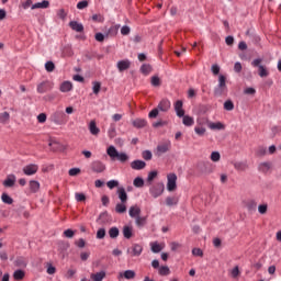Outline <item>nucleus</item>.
Masks as SVG:
<instances>
[{
    "label": "nucleus",
    "mask_w": 281,
    "mask_h": 281,
    "mask_svg": "<svg viewBox=\"0 0 281 281\" xmlns=\"http://www.w3.org/2000/svg\"><path fill=\"white\" fill-rule=\"evenodd\" d=\"M259 172H263V175H267L269 170H271V162H260L258 166Z\"/></svg>",
    "instance_id": "nucleus-25"
},
{
    "label": "nucleus",
    "mask_w": 281,
    "mask_h": 281,
    "mask_svg": "<svg viewBox=\"0 0 281 281\" xmlns=\"http://www.w3.org/2000/svg\"><path fill=\"white\" fill-rule=\"evenodd\" d=\"M71 89H74V85H71V81H64L59 87V91H61V93H69Z\"/></svg>",
    "instance_id": "nucleus-16"
},
{
    "label": "nucleus",
    "mask_w": 281,
    "mask_h": 281,
    "mask_svg": "<svg viewBox=\"0 0 281 281\" xmlns=\"http://www.w3.org/2000/svg\"><path fill=\"white\" fill-rule=\"evenodd\" d=\"M135 223L138 227H144L146 225V217L137 216L135 217Z\"/></svg>",
    "instance_id": "nucleus-44"
},
{
    "label": "nucleus",
    "mask_w": 281,
    "mask_h": 281,
    "mask_svg": "<svg viewBox=\"0 0 281 281\" xmlns=\"http://www.w3.org/2000/svg\"><path fill=\"white\" fill-rule=\"evenodd\" d=\"M105 236H106V229H105V228L101 227V228H99V229L97 231V239H98V240L104 239Z\"/></svg>",
    "instance_id": "nucleus-37"
},
{
    "label": "nucleus",
    "mask_w": 281,
    "mask_h": 281,
    "mask_svg": "<svg viewBox=\"0 0 281 281\" xmlns=\"http://www.w3.org/2000/svg\"><path fill=\"white\" fill-rule=\"evenodd\" d=\"M25 278V271L18 269L13 272V280H23Z\"/></svg>",
    "instance_id": "nucleus-33"
},
{
    "label": "nucleus",
    "mask_w": 281,
    "mask_h": 281,
    "mask_svg": "<svg viewBox=\"0 0 281 281\" xmlns=\"http://www.w3.org/2000/svg\"><path fill=\"white\" fill-rule=\"evenodd\" d=\"M106 186L110 190H113V188H117V186H120V181L110 180V181L106 182Z\"/></svg>",
    "instance_id": "nucleus-53"
},
{
    "label": "nucleus",
    "mask_w": 281,
    "mask_h": 281,
    "mask_svg": "<svg viewBox=\"0 0 281 281\" xmlns=\"http://www.w3.org/2000/svg\"><path fill=\"white\" fill-rule=\"evenodd\" d=\"M92 21H94V23H104V15L100 13L93 14Z\"/></svg>",
    "instance_id": "nucleus-45"
},
{
    "label": "nucleus",
    "mask_w": 281,
    "mask_h": 281,
    "mask_svg": "<svg viewBox=\"0 0 281 281\" xmlns=\"http://www.w3.org/2000/svg\"><path fill=\"white\" fill-rule=\"evenodd\" d=\"M157 178V171H150L147 176V181L150 183V181L155 180Z\"/></svg>",
    "instance_id": "nucleus-61"
},
{
    "label": "nucleus",
    "mask_w": 281,
    "mask_h": 281,
    "mask_svg": "<svg viewBox=\"0 0 281 281\" xmlns=\"http://www.w3.org/2000/svg\"><path fill=\"white\" fill-rule=\"evenodd\" d=\"M133 183L135 188H144V179L140 177L135 178Z\"/></svg>",
    "instance_id": "nucleus-48"
},
{
    "label": "nucleus",
    "mask_w": 281,
    "mask_h": 281,
    "mask_svg": "<svg viewBox=\"0 0 281 281\" xmlns=\"http://www.w3.org/2000/svg\"><path fill=\"white\" fill-rule=\"evenodd\" d=\"M47 89L45 88V82H42L37 86V93H45Z\"/></svg>",
    "instance_id": "nucleus-63"
},
{
    "label": "nucleus",
    "mask_w": 281,
    "mask_h": 281,
    "mask_svg": "<svg viewBox=\"0 0 281 281\" xmlns=\"http://www.w3.org/2000/svg\"><path fill=\"white\" fill-rule=\"evenodd\" d=\"M211 71L213 76H218V74H221V66H218L217 64L212 65Z\"/></svg>",
    "instance_id": "nucleus-54"
},
{
    "label": "nucleus",
    "mask_w": 281,
    "mask_h": 281,
    "mask_svg": "<svg viewBox=\"0 0 281 281\" xmlns=\"http://www.w3.org/2000/svg\"><path fill=\"white\" fill-rule=\"evenodd\" d=\"M14 183H16V176L14 175H8L7 179L3 181L4 188H14Z\"/></svg>",
    "instance_id": "nucleus-10"
},
{
    "label": "nucleus",
    "mask_w": 281,
    "mask_h": 281,
    "mask_svg": "<svg viewBox=\"0 0 281 281\" xmlns=\"http://www.w3.org/2000/svg\"><path fill=\"white\" fill-rule=\"evenodd\" d=\"M267 204H260L259 206H258V212H259V214H267Z\"/></svg>",
    "instance_id": "nucleus-64"
},
{
    "label": "nucleus",
    "mask_w": 281,
    "mask_h": 281,
    "mask_svg": "<svg viewBox=\"0 0 281 281\" xmlns=\"http://www.w3.org/2000/svg\"><path fill=\"white\" fill-rule=\"evenodd\" d=\"M121 34H122V36H128V34H131V26H128V25L122 26Z\"/></svg>",
    "instance_id": "nucleus-56"
},
{
    "label": "nucleus",
    "mask_w": 281,
    "mask_h": 281,
    "mask_svg": "<svg viewBox=\"0 0 281 281\" xmlns=\"http://www.w3.org/2000/svg\"><path fill=\"white\" fill-rule=\"evenodd\" d=\"M207 126L211 128V131H223V128H225V125L221 122H209Z\"/></svg>",
    "instance_id": "nucleus-23"
},
{
    "label": "nucleus",
    "mask_w": 281,
    "mask_h": 281,
    "mask_svg": "<svg viewBox=\"0 0 281 281\" xmlns=\"http://www.w3.org/2000/svg\"><path fill=\"white\" fill-rule=\"evenodd\" d=\"M69 27H71L74 32H85V25H82V23H79L78 21H70Z\"/></svg>",
    "instance_id": "nucleus-15"
},
{
    "label": "nucleus",
    "mask_w": 281,
    "mask_h": 281,
    "mask_svg": "<svg viewBox=\"0 0 281 281\" xmlns=\"http://www.w3.org/2000/svg\"><path fill=\"white\" fill-rule=\"evenodd\" d=\"M170 150H172V142L165 138L157 145L155 155L156 157H161L162 155H166V153H170Z\"/></svg>",
    "instance_id": "nucleus-2"
},
{
    "label": "nucleus",
    "mask_w": 281,
    "mask_h": 281,
    "mask_svg": "<svg viewBox=\"0 0 281 281\" xmlns=\"http://www.w3.org/2000/svg\"><path fill=\"white\" fill-rule=\"evenodd\" d=\"M158 111H161L162 113H166L170 109V101L168 100H161L157 106Z\"/></svg>",
    "instance_id": "nucleus-20"
},
{
    "label": "nucleus",
    "mask_w": 281,
    "mask_h": 281,
    "mask_svg": "<svg viewBox=\"0 0 281 281\" xmlns=\"http://www.w3.org/2000/svg\"><path fill=\"white\" fill-rule=\"evenodd\" d=\"M153 254H159L161 251V245L159 243L155 241L150 244Z\"/></svg>",
    "instance_id": "nucleus-39"
},
{
    "label": "nucleus",
    "mask_w": 281,
    "mask_h": 281,
    "mask_svg": "<svg viewBox=\"0 0 281 281\" xmlns=\"http://www.w3.org/2000/svg\"><path fill=\"white\" fill-rule=\"evenodd\" d=\"M251 67H258V75L260 78H267L269 76V70L262 66V58H256L251 61Z\"/></svg>",
    "instance_id": "nucleus-4"
},
{
    "label": "nucleus",
    "mask_w": 281,
    "mask_h": 281,
    "mask_svg": "<svg viewBox=\"0 0 281 281\" xmlns=\"http://www.w3.org/2000/svg\"><path fill=\"white\" fill-rule=\"evenodd\" d=\"M100 89H101V85L98 81L93 82V87H92V91L95 95H98V93H100Z\"/></svg>",
    "instance_id": "nucleus-59"
},
{
    "label": "nucleus",
    "mask_w": 281,
    "mask_h": 281,
    "mask_svg": "<svg viewBox=\"0 0 281 281\" xmlns=\"http://www.w3.org/2000/svg\"><path fill=\"white\" fill-rule=\"evenodd\" d=\"M89 131L91 135H100V127L95 124V121L89 123Z\"/></svg>",
    "instance_id": "nucleus-26"
},
{
    "label": "nucleus",
    "mask_w": 281,
    "mask_h": 281,
    "mask_svg": "<svg viewBox=\"0 0 281 281\" xmlns=\"http://www.w3.org/2000/svg\"><path fill=\"white\" fill-rule=\"evenodd\" d=\"M182 124H184V126H194V117L190 115H184L182 117Z\"/></svg>",
    "instance_id": "nucleus-30"
},
{
    "label": "nucleus",
    "mask_w": 281,
    "mask_h": 281,
    "mask_svg": "<svg viewBox=\"0 0 281 281\" xmlns=\"http://www.w3.org/2000/svg\"><path fill=\"white\" fill-rule=\"evenodd\" d=\"M211 161H214V162L221 161V153L212 151Z\"/></svg>",
    "instance_id": "nucleus-52"
},
{
    "label": "nucleus",
    "mask_w": 281,
    "mask_h": 281,
    "mask_svg": "<svg viewBox=\"0 0 281 281\" xmlns=\"http://www.w3.org/2000/svg\"><path fill=\"white\" fill-rule=\"evenodd\" d=\"M157 115H159V109H158V108L153 109V110L149 112L148 117H149L150 120H155V117H157Z\"/></svg>",
    "instance_id": "nucleus-58"
},
{
    "label": "nucleus",
    "mask_w": 281,
    "mask_h": 281,
    "mask_svg": "<svg viewBox=\"0 0 281 281\" xmlns=\"http://www.w3.org/2000/svg\"><path fill=\"white\" fill-rule=\"evenodd\" d=\"M88 7H89V2L87 0L79 1L77 3V9L78 10H85V8H88Z\"/></svg>",
    "instance_id": "nucleus-57"
},
{
    "label": "nucleus",
    "mask_w": 281,
    "mask_h": 281,
    "mask_svg": "<svg viewBox=\"0 0 281 281\" xmlns=\"http://www.w3.org/2000/svg\"><path fill=\"white\" fill-rule=\"evenodd\" d=\"M142 157H143V159H145V161H150V159H153V151L144 150L142 153Z\"/></svg>",
    "instance_id": "nucleus-47"
},
{
    "label": "nucleus",
    "mask_w": 281,
    "mask_h": 281,
    "mask_svg": "<svg viewBox=\"0 0 281 281\" xmlns=\"http://www.w3.org/2000/svg\"><path fill=\"white\" fill-rule=\"evenodd\" d=\"M117 195L121 203H126L128 201V194L126 193V189H124V187L119 188Z\"/></svg>",
    "instance_id": "nucleus-14"
},
{
    "label": "nucleus",
    "mask_w": 281,
    "mask_h": 281,
    "mask_svg": "<svg viewBox=\"0 0 281 281\" xmlns=\"http://www.w3.org/2000/svg\"><path fill=\"white\" fill-rule=\"evenodd\" d=\"M45 69H46V71L52 74V71H54V69H56V65L54 64V61H46Z\"/></svg>",
    "instance_id": "nucleus-50"
},
{
    "label": "nucleus",
    "mask_w": 281,
    "mask_h": 281,
    "mask_svg": "<svg viewBox=\"0 0 281 281\" xmlns=\"http://www.w3.org/2000/svg\"><path fill=\"white\" fill-rule=\"evenodd\" d=\"M128 214L131 218H137V216L142 214V209H139L137 205L131 206Z\"/></svg>",
    "instance_id": "nucleus-19"
},
{
    "label": "nucleus",
    "mask_w": 281,
    "mask_h": 281,
    "mask_svg": "<svg viewBox=\"0 0 281 281\" xmlns=\"http://www.w3.org/2000/svg\"><path fill=\"white\" fill-rule=\"evenodd\" d=\"M47 8H49V1L44 0L42 2H36L35 4H32L31 10H45Z\"/></svg>",
    "instance_id": "nucleus-17"
},
{
    "label": "nucleus",
    "mask_w": 281,
    "mask_h": 281,
    "mask_svg": "<svg viewBox=\"0 0 281 281\" xmlns=\"http://www.w3.org/2000/svg\"><path fill=\"white\" fill-rule=\"evenodd\" d=\"M15 267H22L25 268L27 267V260H25V258L23 257H18L14 261Z\"/></svg>",
    "instance_id": "nucleus-31"
},
{
    "label": "nucleus",
    "mask_w": 281,
    "mask_h": 281,
    "mask_svg": "<svg viewBox=\"0 0 281 281\" xmlns=\"http://www.w3.org/2000/svg\"><path fill=\"white\" fill-rule=\"evenodd\" d=\"M193 256H199L200 258H203V250L201 248H193L192 249Z\"/></svg>",
    "instance_id": "nucleus-60"
},
{
    "label": "nucleus",
    "mask_w": 281,
    "mask_h": 281,
    "mask_svg": "<svg viewBox=\"0 0 281 281\" xmlns=\"http://www.w3.org/2000/svg\"><path fill=\"white\" fill-rule=\"evenodd\" d=\"M1 201L5 205H12V203H14V199H12V196H10L8 193L1 194Z\"/></svg>",
    "instance_id": "nucleus-28"
},
{
    "label": "nucleus",
    "mask_w": 281,
    "mask_h": 281,
    "mask_svg": "<svg viewBox=\"0 0 281 281\" xmlns=\"http://www.w3.org/2000/svg\"><path fill=\"white\" fill-rule=\"evenodd\" d=\"M9 121H10L9 112L0 113V124H5V122H9Z\"/></svg>",
    "instance_id": "nucleus-41"
},
{
    "label": "nucleus",
    "mask_w": 281,
    "mask_h": 281,
    "mask_svg": "<svg viewBox=\"0 0 281 281\" xmlns=\"http://www.w3.org/2000/svg\"><path fill=\"white\" fill-rule=\"evenodd\" d=\"M150 82H151L153 87H160L161 86V79H159V76H153Z\"/></svg>",
    "instance_id": "nucleus-49"
},
{
    "label": "nucleus",
    "mask_w": 281,
    "mask_h": 281,
    "mask_svg": "<svg viewBox=\"0 0 281 281\" xmlns=\"http://www.w3.org/2000/svg\"><path fill=\"white\" fill-rule=\"evenodd\" d=\"M109 236H110V238H112V239L117 238V236H120V228H117V227H115V226L111 227V228L109 229Z\"/></svg>",
    "instance_id": "nucleus-32"
},
{
    "label": "nucleus",
    "mask_w": 281,
    "mask_h": 281,
    "mask_svg": "<svg viewBox=\"0 0 281 281\" xmlns=\"http://www.w3.org/2000/svg\"><path fill=\"white\" fill-rule=\"evenodd\" d=\"M165 188L164 182L157 183L149 189V194H151L154 199H157L164 194Z\"/></svg>",
    "instance_id": "nucleus-6"
},
{
    "label": "nucleus",
    "mask_w": 281,
    "mask_h": 281,
    "mask_svg": "<svg viewBox=\"0 0 281 281\" xmlns=\"http://www.w3.org/2000/svg\"><path fill=\"white\" fill-rule=\"evenodd\" d=\"M65 115V113L57 111L54 114H52L50 120L54 122V124H60V119Z\"/></svg>",
    "instance_id": "nucleus-27"
},
{
    "label": "nucleus",
    "mask_w": 281,
    "mask_h": 281,
    "mask_svg": "<svg viewBox=\"0 0 281 281\" xmlns=\"http://www.w3.org/2000/svg\"><path fill=\"white\" fill-rule=\"evenodd\" d=\"M240 274V270L238 269V266H236L234 269L231 270L232 278H236Z\"/></svg>",
    "instance_id": "nucleus-62"
},
{
    "label": "nucleus",
    "mask_w": 281,
    "mask_h": 281,
    "mask_svg": "<svg viewBox=\"0 0 281 281\" xmlns=\"http://www.w3.org/2000/svg\"><path fill=\"white\" fill-rule=\"evenodd\" d=\"M224 93H227V78L224 75L218 76V83L214 88V95L221 98Z\"/></svg>",
    "instance_id": "nucleus-3"
},
{
    "label": "nucleus",
    "mask_w": 281,
    "mask_h": 281,
    "mask_svg": "<svg viewBox=\"0 0 281 281\" xmlns=\"http://www.w3.org/2000/svg\"><path fill=\"white\" fill-rule=\"evenodd\" d=\"M120 27H121L120 24L110 26V27L105 31V36H106V37H109V36H111V37L117 36V32H120Z\"/></svg>",
    "instance_id": "nucleus-13"
},
{
    "label": "nucleus",
    "mask_w": 281,
    "mask_h": 281,
    "mask_svg": "<svg viewBox=\"0 0 281 281\" xmlns=\"http://www.w3.org/2000/svg\"><path fill=\"white\" fill-rule=\"evenodd\" d=\"M167 190L168 192L177 190V173H169L167 176Z\"/></svg>",
    "instance_id": "nucleus-7"
},
{
    "label": "nucleus",
    "mask_w": 281,
    "mask_h": 281,
    "mask_svg": "<svg viewBox=\"0 0 281 281\" xmlns=\"http://www.w3.org/2000/svg\"><path fill=\"white\" fill-rule=\"evenodd\" d=\"M106 155L110 157L111 161H120V164H126L128 160L127 154L124 151H117V148H115L113 145L108 147Z\"/></svg>",
    "instance_id": "nucleus-1"
},
{
    "label": "nucleus",
    "mask_w": 281,
    "mask_h": 281,
    "mask_svg": "<svg viewBox=\"0 0 281 281\" xmlns=\"http://www.w3.org/2000/svg\"><path fill=\"white\" fill-rule=\"evenodd\" d=\"M116 67L119 71H126V69H131V60L128 59L119 60L116 64Z\"/></svg>",
    "instance_id": "nucleus-12"
},
{
    "label": "nucleus",
    "mask_w": 281,
    "mask_h": 281,
    "mask_svg": "<svg viewBox=\"0 0 281 281\" xmlns=\"http://www.w3.org/2000/svg\"><path fill=\"white\" fill-rule=\"evenodd\" d=\"M123 276H124L125 280H133V278H135V271L125 270Z\"/></svg>",
    "instance_id": "nucleus-46"
},
{
    "label": "nucleus",
    "mask_w": 281,
    "mask_h": 281,
    "mask_svg": "<svg viewBox=\"0 0 281 281\" xmlns=\"http://www.w3.org/2000/svg\"><path fill=\"white\" fill-rule=\"evenodd\" d=\"M58 249L59 251H67L69 249V243L65 240L58 241Z\"/></svg>",
    "instance_id": "nucleus-38"
},
{
    "label": "nucleus",
    "mask_w": 281,
    "mask_h": 281,
    "mask_svg": "<svg viewBox=\"0 0 281 281\" xmlns=\"http://www.w3.org/2000/svg\"><path fill=\"white\" fill-rule=\"evenodd\" d=\"M205 127H201V126H195L194 127V133H196V135H200V137H203V135H205Z\"/></svg>",
    "instance_id": "nucleus-55"
},
{
    "label": "nucleus",
    "mask_w": 281,
    "mask_h": 281,
    "mask_svg": "<svg viewBox=\"0 0 281 281\" xmlns=\"http://www.w3.org/2000/svg\"><path fill=\"white\" fill-rule=\"evenodd\" d=\"M177 203H179V200L177 198H172V196H168L166 199V204L169 206V207H172V205H177Z\"/></svg>",
    "instance_id": "nucleus-40"
},
{
    "label": "nucleus",
    "mask_w": 281,
    "mask_h": 281,
    "mask_svg": "<svg viewBox=\"0 0 281 281\" xmlns=\"http://www.w3.org/2000/svg\"><path fill=\"white\" fill-rule=\"evenodd\" d=\"M140 71L142 74H144L145 76H148V74H150L153 71V66H150L149 64H143L140 66Z\"/></svg>",
    "instance_id": "nucleus-35"
},
{
    "label": "nucleus",
    "mask_w": 281,
    "mask_h": 281,
    "mask_svg": "<svg viewBox=\"0 0 281 281\" xmlns=\"http://www.w3.org/2000/svg\"><path fill=\"white\" fill-rule=\"evenodd\" d=\"M142 251H144V247L139 244H133L132 248H127V254H132L134 257L142 256Z\"/></svg>",
    "instance_id": "nucleus-9"
},
{
    "label": "nucleus",
    "mask_w": 281,
    "mask_h": 281,
    "mask_svg": "<svg viewBox=\"0 0 281 281\" xmlns=\"http://www.w3.org/2000/svg\"><path fill=\"white\" fill-rule=\"evenodd\" d=\"M116 214H124L126 212V203H117L115 206Z\"/></svg>",
    "instance_id": "nucleus-34"
},
{
    "label": "nucleus",
    "mask_w": 281,
    "mask_h": 281,
    "mask_svg": "<svg viewBox=\"0 0 281 281\" xmlns=\"http://www.w3.org/2000/svg\"><path fill=\"white\" fill-rule=\"evenodd\" d=\"M97 223H99L100 225H106V223H109V212L100 213Z\"/></svg>",
    "instance_id": "nucleus-24"
},
{
    "label": "nucleus",
    "mask_w": 281,
    "mask_h": 281,
    "mask_svg": "<svg viewBox=\"0 0 281 281\" xmlns=\"http://www.w3.org/2000/svg\"><path fill=\"white\" fill-rule=\"evenodd\" d=\"M29 186L31 192H38V190H41V183L36 180H31Z\"/></svg>",
    "instance_id": "nucleus-29"
},
{
    "label": "nucleus",
    "mask_w": 281,
    "mask_h": 281,
    "mask_svg": "<svg viewBox=\"0 0 281 281\" xmlns=\"http://www.w3.org/2000/svg\"><path fill=\"white\" fill-rule=\"evenodd\" d=\"M132 124L135 128H144L146 124H148V121H146V119H136Z\"/></svg>",
    "instance_id": "nucleus-22"
},
{
    "label": "nucleus",
    "mask_w": 281,
    "mask_h": 281,
    "mask_svg": "<svg viewBox=\"0 0 281 281\" xmlns=\"http://www.w3.org/2000/svg\"><path fill=\"white\" fill-rule=\"evenodd\" d=\"M159 276H170V268L168 266H161L158 268Z\"/></svg>",
    "instance_id": "nucleus-36"
},
{
    "label": "nucleus",
    "mask_w": 281,
    "mask_h": 281,
    "mask_svg": "<svg viewBox=\"0 0 281 281\" xmlns=\"http://www.w3.org/2000/svg\"><path fill=\"white\" fill-rule=\"evenodd\" d=\"M64 236L65 238H74V236H76V231L68 228L64 231Z\"/></svg>",
    "instance_id": "nucleus-51"
},
{
    "label": "nucleus",
    "mask_w": 281,
    "mask_h": 281,
    "mask_svg": "<svg viewBox=\"0 0 281 281\" xmlns=\"http://www.w3.org/2000/svg\"><path fill=\"white\" fill-rule=\"evenodd\" d=\"M224 110L225 111H234V101L233 100H226L224 102Z\"/></svg>",
    "instance_id": "nucleus-42"
},
{
    "label": "nucleus",
    "mask_w": 281,
    "mask_h": 281,
    "mask_svg": "<svg viewBox=\"0 0 281 281\" xmlns=\"http://www.w3.org/2000/svg\"><path fill=\"white\" fill-rule=\"evenodd\" d=\"M123 236L126 240H131L133 238V226L125 225L123 226Z\"/></svg>",
    "instance_id": "nucleus-18"
},
{
    "label": "nucleus",
    "mask_w": 281,
    "mask_h": 281,
    "mask_svg": "<svg viewBox=\"0 0 281 281\" xmlns=\"http://www.w3.org/2000/svg\"><path fill=\"white\" fill-rule=\"evenodd\" d=\"M23 172L24 175H26V177H32L33 175H36V172H38V165H26L23 167Z\"/></svg>",
    "instance_id": "nucleus-8"
},
{
    "label": "nucleus",
    "mask_w": 281,
    "mask_h": 281,
    "mask_svg": "<svg viewBox=\"0 0 281 281\" xmlns=\"http://www.w3.org/2000/svg\"><path fill=\"white\" fill-rule=\"evenodd\" d=\"M90 169L92 170V172L100 175V173L104 172V170H106V165L104 162H102L101 160H93L90 164Z\"/></svg>",
    "instance_id": "nucleus-5"
},
{
    "label": "nucleus",
    "mask_w": 281,
    "mask_h": 281,
    "mask_svg": "<svg viewBox=\"0 0 281 281\" xmlns=\"http://www.w3.org/2000/svg\"><path fill=\"white\" fill-rule=\"evenodd\" d=\"M91 280L93 281H103L104 278H106V272L104 270L97 272V273H92L90 276Z\"/></svg>",
    "instance_id": "nucleus-21"
},
{
    "label": "nucleus",
    "mask_w": 281,
    "mask_h": 281,
    "mask_svg": "<svg viewBox=\"0 0 281 281\" xmlns=\"http://www.w3.org/2000/svg\"><path fill=\"white\" fill-rule=\"evenodd\" d=\"M234 168L235 170H247V164L243 162V161H237L234 164Z\"/></svg>",
    "instance_id": "nucleus-43"
},
{
    "label": "nucleus",
    "mask_w": 281,
    "mask_h": 281,
    "mask_svg": "<svg viewBox=\"0 0 281 281\" xmlns=\"http://www.w3.org/2000/svg\"><path fill=\"white\" fill-rule=\"evenodd\" d=\"M131 168L132 170H144V168H146V161L144 160H133L131 162Z\"/></svg>",
    "instance_id": "nucleus-11"
}]
</instances>
